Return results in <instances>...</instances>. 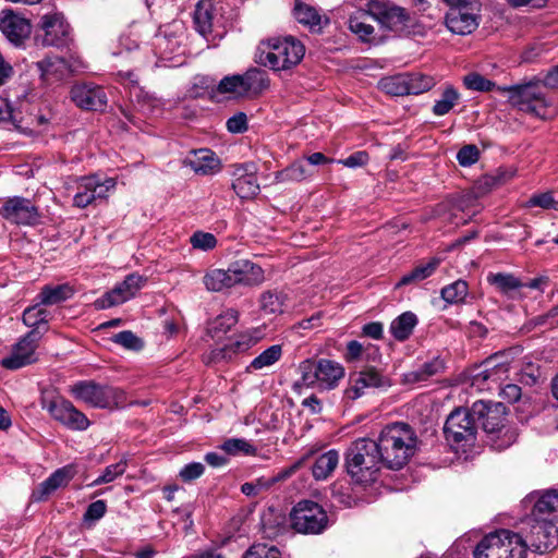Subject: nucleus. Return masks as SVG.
<instances>
[{
    "label": "nucleus",
    "instance_id": "0e129e2a",
    "mask_svg": "<svg viewBox=\"0 0 558 558\" xmlns=\"http://www.w3.org/2000/svg\"><path fill=\"white\" fill-rule=\"evenodd\" d=\"M480 158V150L475 145H464L457 154V160L462 167L474 165Z\"/></svg>",
    "mask_w": 558,
    "mask_h": 558
},
{
    "label": "nucleus",
    "instance_id": "c9c22d12",
    "mask_svg": "<svg viewBox=\"0 0 558 558\" xmlns=\"http://www.w3.org/2000/svg\"><path fill=\"white\" fill-rule=\"evenodd\" d=\"M339 454L336 450H329L320 454L312 466L313 476L316 480H326L337 468Z\"/></svg>",
    "mask_w": 558,
    "mask_h": 558
},
{
    "label": "nucleus",
    "instance_id": "603ef678",
    "mask_svg": "<svg viewBox=\"0 0 558 558\" xmlns=\"http://www.w3.org/2000/svg\"><path fill=\"white\" fill-rule=\"evenodd\" d=\"M221 448L223 451L231 456H236L239 453H243L245 456H254L256 453V448L252 444L245 439L240 438H231L226 440Z\"/></svg>",
    "mask_w": 558,
    "mask_h": 558
},
{
    "label": "nucleus",
    "instance_id": "de8ad7c7",
    "mask_svg": "<svg viewBox=\"0 0 558 558\" xmlns=\"http://www.w3.org/2000/svg\"><path fill=\"white\" fill-rule=\"evenodd\" d=\"M459 98L458 90L451 85L447 86L441 94V98L436 100L433 113L439 117L447 114L457 105Z\"/></svg>",
    "mask_w": 558,
    "mask_h": 558
},
{
    "label": "nucleus",
    "instance_id": "9b49d317",
    "mask_svg": "<svg viewBox=\"0 0 558 558\" xmlns=\"http://www.w3.org/2000/svg\"><path fill=\"white\" fill-rule=\"evenodd\" d=\"M41 407L47 410L56 421L69 429L84 430L89 426V421L86 415L77 410L69 400L60 397L51 400L43 398Z\"/></svg>",
    "mask_w": 558,
    "mask_h": 558
},
{
    "label": "nucleus",
    "instance_id": "c756f323",
    "mask_svg": "<svg viewBox=\"0 0 558 558\" xmlns=\"http://www.w3.org/2000/svg\"><path fill=\"white\" fill-rule=\"evenodd\" d=\"M214 11L215 8L211 0H201L196 4L194 11V24L196 31L203 36H207L213 32L215 17Z\"/></svg>",
    "mask_w": 558,
    "mask_h": 558
},
{
    "label": "nucleus",
    "instance_id": "338daca9",
    "mask_svg": "<svg viewBox=\"0 0 558 558\" xmlns=\"http://www.w3.org/2000/svg\"><path fill=\"white\" fill-rule=\"evenodd\" d=\"M256 343V340L246 333L240 335L235 340L228 343V347L231 349L233 356L238 353H242L247 351Z\"/></svg>",
    "mask_w": 558,
    "mask_h": 558
},
{
    "label": "nucleus",
    "instance_id": "49530a36",
    "mask_svg": "<svg viewBox=\"0 0 558 558\" xmlns=\"http://www.w3.org/2000/svg\"><path fill=\"white\" fill-rule=\"evenodd\" d=\"M407 95H418L429 90L435 85L434 77L422 73H405Z\"/></svg>",
    "mask_w": 558,
    "mask_h": 558
},
{
    "label": "nucleus",
    "instance_id": "393cba45",
    "mask_svg": "<svg viewBox=\"0 0 558 558\" xmlns=\"http://www.w3.org/2000/svg\"><path fill=\"white\" fill-rule=\"evenodd\" d=\"M512 350L497 352L487 357L484 363V369L475 375V379L486 380H499L509 369L510 355Z\"/></svg>",
    "mask_w": 558,
    "mask_h": 558
},
{
    "label": "nucleus",
    "instance_id": "5701e85b",
    "mask_svg": "<svg viewBox=\"0 0 558 558\" xmlns=\"http://www.w3.org/2000/svg\"><path fill=\"white\" fill-rule=\"evenodd\" d=\"M44 82L50 84L62 81L80 68L75 62H70L60 57H46L36 63Z\"/></svg>",
    "mask_w": 558,
    "mask_h": 558
},
{
    "label": "nucleus",
    "instance_id": "e433bc0d",
    "mask_svg": "<svg viewBox=\"0 0 558 558\" xmlns=\"http://www.w3.org/2000/svg\"><path fill=\"white\" fill-rule=\"evenodd\" d=\"M417 324L416 316L411 312H405L392 320L390 332L399 341L407 340Z\"/></svg>",
    "mask_w": 558,
    "mask_h": 558
},
{
    "label": "nucleus",
    "instance_id": "ddd939ff",
    "mask_svg": "<svg viewBox=\"0 0 558 558\" xmlns=\"http://www.w3.org/2000/svg\"><path fill=\"white\" fill-rule=\"evenodd\" d=\"M43 337V332L32 329L14 344L9 356L2 359L1 366L7 369H19L37 362L36 349Z\"/></svg>",
    "mask_w": 558,
    "mask_h": 558
},
{
    "label": "nucleus",
    "instance_id": "f8f14e48",
    "mask_svg": "<svg viewBox=\"0 0 558 558\" xmlns=\"http://www.w3.org/2000/svg\"><path fill=\"white\" fill-rule=\"evenodd\" d=\"M367 7L373 15V20L377 21L386 29L407 32L410 27L411 17L403 8L384 0H372Z\"/></svg>",
    "mask_w": 558,
    "mask_h": 558
},
{
    "label": "nucleus",
    "instance_id": "2eb2a0df",
    "mask_svg": "<svg viewBox=\"0 0 558 558\" xmlns=\"http://www.w3.org/2000/svg\"><path fill=\"white\" fill-rule=\"evenodd\" d=\"M351 385L345 389L344 395L350 400L362 397L366 388L386 390L392 386L390 377L374 366H366L361 372L351 376Z\"/></svg>",
    "mask_w": 558,
    "mask_h": 558
},
{
    "label": "nucleus",
    "instance_id": "2f4dec72",
    "mask_svg": "<svg viewBox=\"0 0 558 558\" xmlns=\"http://www.w3.org/2000/svg\"><path fill=\"white\" fill-rule=\"evenodd\" d=\"M445 369V363L439 357H435L429 362L424 363L421 367L414 371H410L403 375V381L407 384H414L418 381H425L433 376L442 373Z\"/></svg>",
    "mask_w": 558,
    "mask_h": 558
},
{
    "label": "nucleus",
    "instance_id": "a878e982",
    "mask_svg": "<svg viewBox=\"0 0 558 558\" xmlns=\"http://www.w3.org/2000/svg\"><path fill=\"white\" fill-rule=\"evenodd\" d=\"M184 163L195 173L202 175L214 174L221 168L219 158L214 151L206 148L193 150L184 160Z\"/></svg>",
    "mask_w": 558,
    "mask_h": 558
},
{
    "label": "nucleus",
    "instance_id": "4468645a",
    "mask_svg": "<svg viewBox=\"0 0 558 558\" xmlns=\"http://www.w3.org/2000/svg\"><path fill=\"white\" fill-rule=\"evenodd\" d=\"M553 522L534 518L530 531L523 538L525 549L530 547L539 554L555 549L558 546V529Z\"/></svg>",
    "mask_w": 558,
    "mask_h": 558
},
{
    "label": "nucleus",
    "instance_id": "f3484780",
    "mask_svg": "<svg viewBox=\"0 0 558 558\" xmlns=\"http://www.w3.org/2000/svg\"><path fill=\"white\" fill-rule=\"evenodd\" d=\"M0 215L14 225L33 226L39 221L38 208L28 198L14 196L4 201Z\"/></svg>",
    "mask_w": 558,
    "mask_h": 558
},
{
    "label": "nucleus",
    "instance_id": "09e8293b",
    "mask_svg": "<svg viewBox=\"0 0 558 558\" xmlns=\"http://www.w3.org/2000/svg\"><path fill=\"white\" fill-rule=\"evenodd\" d=\"M407 77L405 73L384 77L379 81L380 88L392 96L407 95Z\"/></svg>",
    "mask_w": 558,
    "mask_h": 558
},
{
    "label": "nucleus",
    "instance_id": "3c124183",
    "mask_svg": "<svg viewBox=\"0 0 558 558\" xmlns=\"http://www.w3.org/2000/svg\"><path fill=\"white\" fill-rule=\"evenodd\" d=\"M41 304H36L34 306L27 307L23 313V323L33 329L39 330V326L43 324H47L48 319V311L40 306Z\"/></svg>",
    "mask_w": 558,
    "mask_h": 558
},
{
    "label": "nucleus",
    "instance_id": "58836bf2",
    "mask_svg": "<svg viewBox=\"0 0 558 558\" xmlns=\"http://www.w3.org/2000/svg\"><path fill=\"white\" fill-rule=\"evenodd\" d=\"M313 452L310 451L303 457H301L299 460H296L293 464L290 466L283 468L280 470L277 474L270 476V477H260L258 478V485L260 486H268L270 488L272 485L284 482L288 478H290L296 471H299L303 465L307 462V460L312 457Z\"/></svg>",
    "mask_w": 558,
    "mask_h": 558
},
{
    "label": "nucleus",
    "instance_id": "0eeeda50",
    "mask_svg": "<svg viewBox=\"0 0 558 558\" xmlns=\"http://www.w3.org/2000/svg\"><path fill=\"white\" fill-rule=\"evenodd\" d=\"M70 392L75 399L93 408L113 409L123 407L126 403L123 390L110 385H99L93 380H83L74 384L71 386Z\"/></svg>",
    "mask_w": 558,
    "mask_h": 558
},
{
    "label": "nucleus",
    "instance_id": "680f3d73",
    "mask_svg": "<svg viewBox=\"0 0 558 558\" xmlns=\"http://www.w3.org/2000/svg\"><path fill=\"white\" fill-rule=\"evenodd\" d=\"M463 83L469 89L488 92L494 86V83L486 80L477 73H470L464 76Z\"/></svg>",
    "mask_w": 558,
    "mask_h": 558
},
{
    "label": "nucleus",
    "instance_id": "6ab92c4d",
    "mask_svg": "<svg viewBox=\"0 0 558 558\" xmlns=\"http://www.w3.org/2000/svg\"><path fill=\"white\" fill-rule=\"evenodd\" d=\"M41 29L44 35L39 38L40 44L47 47H61L66 45L71 32L69 23L60 12L45 14L41 17Z\"/></svg>",
    "mask_w": 558,
    "mask_h": 558
},
{
    "label": "nucleus",
    "instance_id": "e2e57ef3",
    "mask_svg": "<svg viewBox=\"0 0 558 558\" xmlns=\"http://www.w3.org/2000/svg\"><path fill=\"white\" fill-rule=\"evenodd\" d=\"M243 558H280V551L274 546L257 544L253 545Z\"/></svg>",
    "mask_w": 558,
    "mask_h": 558
},
{
    "label": "nucleus",
    "instance_id": "5fc2aeb1",
    "mask_svg": "<svg viewBox=\"0 0 558 558\" xmlns=\"http://www.w3.org/2000/svg\"><path fill=\"white\" fill-rule=\"evenodd\" d=\"M114 186V179H106L105 181H100L97 177L87 178V189H92V193L95 194V201L106 198L108 196V192L113 190Z\"/></svg>",
    "mask_w": 558,
    "mask_h": 558
},
{
    "label": "nucleus",
    "instance_id": "7ed1b4c3",
    "mask_svg": "<svg viewBox=\"0 0 558 558\" xmlns=\"http://www.w3.org/2000/svg\"><path fill=\"white\" fill-rule=\"evenodd\" d=\"M384 465L376 440L359 438L345 451V468L355 483L369 484L376 481Z\"/></svg>",
    "mask_w": 558,
    "mask_h": 558
},
{
    "label": "nucleus",
    "instance_id": "473e14b6",
    "mask_svg": "<svg viewBox=\"0 0 558 558\" xmlns=\"http://www.w3.org/2000/svg\"><path fill=\"white\" fill-rule=\"evenodd\" d=\"M373 15L367 11H359L351 15L349 19V28L352 33L356 34L362 40L369 41L374 33V27L371 24Z\"/></svg>",
    "mask_w": 558,
    "mask_h": 558
},
{
    "label": "nucleus",
    "instance_id": "052dcab7",
    "mask_svg": "<svg viewBox=\"0 0 558 558\" xmlns=\"http://www.w3.org/2000/svg\"><path fill=\"white\" fill-rule=\"evenodd\" d=\"M233 353L228 344L221 348H215L208 353L203 355V361L206 365L219 364L222 362H229L233 359Z\"/></svg>",
    "mask_w": 558,
    "mask_h": 558
},
{
    "label": "nucleus",
    "instance_id": "4d7b16f0",
    "mask_svg": "<svg viewBox=\"0 0 558 558\" xmlns=\"http://www.w3.org/2000/svg\"><path fill=\"white\" fill-rule=\"evenodd\" d=\"M112 341L128 350L140 351L144 347L142 339L130 330L118 332L112 337Z\"/></svg>",
    "mask_w": 558,
    "mask_h": 558
},
{
    "label": "nucleus",
    "instance_id": "412c9836",
    "mask_svg": "<svg viewBox=\"0 0 558 558\" xmlns=\"http://www.w3.org/2000/svg\"><path fill=\"white\" fill-rule=\"evenodd\" d=\"M76 474L77 466L73 463L56 470L33 490L32 500L36 502L47 500L57 489L68 486Z\"/></svg>",
    "mask_w": 558,
    "mask_h": 558
},
{
    "label": "nucleus",
    "instance_id": "b1692460",
    "mask_svg": "<svg viewBox=\"0 0 558 558\" xmlns=\"http://www.w3.org/2000/svg\"><path fill=\"white\" fill-rule=\"evenodd\" d=\"M529 497L534 500L532 510L534 518L558 521V489L533 492Z\"/></svg>",
    "mask_w": 558,
    "mask_h": 558
},
{
    "label": "nucleus",
    "instance_id": "8fccbe9b",
    "mask_svg": "<svg viewBox=\"0 0 558 558\" xmlns=\"http://www.w3.org/2000/svg\"><path fill=\"white\" fill-rule=\"evenodd\" d=\"M468 283L464 280H457L441 289V298L450 304L461 303L468 295Z\"/></svg>",
    "mask_w": 558,
    "mask_h": 558
},
{
    "label": "nucleus",
    "instance_id": "9d476101",
    "mask_svg": "<svg viewBox=\"0 0 558 558\" xmlns=\"http://www.w3.org/2000/svg\"><path fill=\"white\" fill-rule=\"evenodd\" d=\"M475 417L473 405L471 409L459 408L452 411L444 426L447 440L458 445H472L478 427Z\"/></svg>",
    "mask_w": 558,
    "mask_h": 558
},
{
    "label": "nucleus",
    "instance_id": "bf43d9fd",
    "mask_svg": "<svg viewBox=\"0 0 558 558\" xmlns=\"http://www.w3.org/2000/svg\"><path fill=\"white\" fill-rule=\"evenodd\" d=\"M95 202V194L92 189H87V178H83L77 185V192L73 197V205L78 208H85Z\"/></svg>",
    "mask_w": 558,
    "mask_h": 558
},
{
    "label": "nucleus",
    "instance_id": "f257e3e1",
    "mask_svg": "<svg viewBox=\"0 0 558 558\" xmlns=\"http://www.w3.org/2000/svg\"><path fill=\"white\" fill-rule=\"evenodd\" d=\"M543 86L558 89V65L553 66L541 80H533L526 84L502 87L508 93L509 102L520 111L539 119H548L555 114L550 99L542 92Z\"/></svg>",
    "mask_w": 558,
    "mask_h": 558
},
{
    "label": "nucleus",
    "instance_id": "423d86ee",
    "mask_svg": "<svg viewBox=\"0 0 558 558\" xmlns=\"http://www.w3.org/2000/svg\"><path fill=\"white\" fill-rule=\"evenodd\" d=\"M270 81L265 70L251 68L243 74L225 76L217 86L219 94L234 98H256L269 88Z\"/></svg>",
    "mask_w": 558,
    "mask_h": 558
},
{
    "label": "nucleus",
    "instance_id": "69168bd1",
    "mask_svg": "<svg viewBox=\"0 0 558 558\" xmlns=\"http://www.w3.org/2000/svg\"><path fill=\"white\" fill-rule=\"evenodd\" d=\"M107 511V505L104 500H96L88 505L84 515L83 520L85 522H94L99 519H101Z\"/></svg>",
    "mask_w": 558,
    "mask_h": 558
},
{
    "label": "nucleus",
    "instance_id": "774afa93",
    "mask_svg": "<svg viewBox=\"0 0 558 558\" xmlns=\"http://www.w3.org/2000/svg\"><path fill=\"white\" fill-rule=\"evenodd\" d=\"M227 129L234 134L244 133L247 130V116L244 112H238L227 121Z\"/></svg>",
    "mask_w": 558,
    "mask_h": 558
},
{
    "label": "nucleus",
    "instance_id": "aec40b11",
    "mask_svg": "<svg viewBox=\"0 0 558 558\" xmlns=\"http://www.w3.org/2000/svg\"><path fill=\"white\" fill-rule=\"evenodd\" d=\"M71 99L84 110L101 111L107 106V94L102 87L94 84H76L71 88Z\"/></svg>",
    "mask_w": 558,
    "mask_h": 558
},
{
    "label": "nucleus",
    "instance_id": "7c9ffc66",
    "mask_svg": "<svg viewBox=\"0 0 558 558\" xmlns=\"http://www.w3.org/2000/svg\"><path fill=\"white\" fill-rule=\"evenodd\" d=\"M318 385L323 388H333L343 377V367L333 361L322 359L318 361Z\"/></svg>",
    "mask_w": 558,
    "mask_h": 558
},
{
    "label": "nucleus",
    "instance_id": "c03bdc74",
    "mask_svg": "<svg viewBox=\"0 0 558 558\" xmlns=\"http://www.w3.org/2000/svg\"><path fill=\"white\" fill-rule=\"evenodd\" d=\"M238 323V312L229 308L218 315L209 325V332L213 337L228 332Z\"/></svg>",
    "mask_w": 558,
    "mask_h": 558
},
{
    "label": "nucleus",
    "instance_id": "864d4df0",
    "mask_svg": "<svg viewBox=\"0 0 558 558\" xmlns=\"http://www.w3.org/2000/svg\"><path fill=\"white\" fill-rule=\"evenodd\" d=\"M525 207H541L545 210L558 211V201L554 198L553 192L533 194L524 204Z\"/></svg>",
    "mask_w": 558,
    "mask_h": 558
},
{
    "label": "nucleus",
    "instance_id": "4c0bfd02",
    "mask_svg": "<svg viewBox=\"0 0 558 558\" xmlns=\"http://www.w3.org/2000/svg\"><path fill=\"white\" fill-rule=\"evenodd\" d=\"M440 264L439 258H432L427 264L420 265L411 270L409 274L402 276L396 287L408 286L412 283L420 282L434 274L437 267Z\"/></svg>",
    "mask_w": 558,
    "mask_h": 558
},
{
    "label": "nucleus",
    "instance_id": "13d9d810",
    "mask_svg": "<svg viewBox=\"0 0 558 558\" xmlns=\"http://www.w3.org/2000/svg\"><path fill=\"white\" fill-rule=\"evenodd\" d=\"M193 248L201 251H209L216 247L217 239L213 233L196 231L190 238Z\"/></svg>",
    "mask_w": 558,
    "mask_h": 558
},
{
    "label": "nucleus",
    "instance_id": "6e6552de",
    "mask_svg": "<svg viewBox=\"0 0 558 558\" xmlns=\"http://www.w3.org/2000/svg\"><path fill=\"white\" fill-rule=\"evenodd\" d=\"M268 50H263L260 59L264 64L274 70H288L301 62L305 48L301 41L287 37L283 39H269L266 44Z\"/></svg>",
    "mask_w": 558,
    "mask_h": 558
},
{
    "label": "nucleus",
    "instance_id": "79ce46f5",
    "mask_svg": "<svg viewBox=\"0 0 558 558\" xmlns=\"http://www.w3.org/2000/svg\"><path fill=\"white\" fill-rule=\"evenodd\" d=\"M282 355V348L280 344H274L263 351L258 356H256L251 364L247 366L246 371L251 369L259 371L265 367H269L274 365L276 362L280 360Z\"/></svg>",
    "mask_w": 558,
    "mask_h": 558
},
{
    "label": "nucleus",
    "instance_id": "20e7f679",
    "mask_svg": "<svg viewBox=\"0 0 558 558\" xmlns=\"http://www.w3.org/2000/svg\"><path fill=\"white\" fill-rule=\"evenodd\" d=\"M473 414L476 416V423L481 422L483 430L489 436L493 448L502 450L517 440L514 429L505 425L507 412L502 403L488 404L484 401H476L473 403Z\"/></svg>",
    "mask_w": 558,
    "mask_h": 558
},
{
    "label": "nucleus",
    "instance_id": "6e6d98bb",
    "mask_svg": "<svg viewBox=\"0 0 558 558\" xmlns=\"http://www.w3.org/2000/svg\"><path fill=\"white\" fill-rule=\"evenodd\" d=\"M125 470H126V461L125 460H120L119 462H117L114 464H110L105 469L104 473L100 476H98L90 484V486H98L101 484L110 483V482L114 481L117 477L124 474Z\"/></svg>",
    "mask_w": 558,
    "mask_h": 558
},
{
    "label": "nucleus",
    "instance_id": "1a4fd4ad",
    "mask_svg": "<svg viewBox=\"0 0 558 558\" xmlns=\"http://www.w3.org/2000/svg\"><path fill=\"white\" fill-rule=\"evenodd\" d=\"M291 527L301 534L317 535L323 533L329 523L326 510L313 500H300L290 512Z\"/></svg>",
    "mask_w": 558,
    "mask_h": 558
},
{
    "label": "nucleus",
    "instance_id": "dca6fc26",
    "mask_svg": "<svg viewBox=\"0 0 558 558\" xmlns=\"http://www.w3.org/2000/svg\"><path fill=\"white\" fill-rule=\"evenodd\" d=\"M145 283L146 278L138 274H131L126 276L122 282L118 283L113 289L106 292L101 298L97 299L95 301V306L98 310H105L120 305L134 298Z\"/></svg>",
    "mask_w": 558,
    "mask_h": 558
},
{
    "label": "nucleus",
    "instance_id": "a211bd4d",
    "mask_svg": "<svg viewBox=\"0 0 558 558\" xmlns=\"http://www.w3.org/2000/svg\"><path fill=\"white\" fill-rule=\"evenodd\" d=\"M32 24L25 16L12 10H3L0 17V31L15 47H23L32 34Z\"/></svg>",
    "mask_w": 558,
    "mask_h": 558
},
{
    "label": "nucleus",
    "instance_id": "37998d69",
    "mask_svg": "<svg viewBox=\"0 0 558 558\" xmlns=\"http://www.w3.org/2000/svg\"><path fill=\"white\" fill-rule=\"evenodd\" d=\"M300 380L294 384V388L312 387L319 381L318 361L305 360L299 365Z\"/></svg>",
    "mask_w": 558,
    "mask_h": 558
},
{
    "label": "nucleus",
    "instance_id": "f704fd0d",
    "mask_svg": "<svg viewBox=\"0 0 558 558\" xmlns=\"http://www.w3.org/2000/svg\"><path fill=\"white\" fill-rule=\"evenodd\" d=\"M313 175V171L303 160H296L281 171L276 172V182H300Z\"/></svg>",
    "mask_w": 558,
    "mask_h": 558
},
{
    "label": "nucleus",
    "instance_id": "f03ea898",
    "mask_svg": "<svg viewBox=\"0 0 558 558\" xmlns=\"http://www.w3.org/2000/svg\"><path fill=\"white\" fill-rule=\"evenodd\" d=\"M384 465L390 470H401L415 454L418 438L407 423L385 426L376 440Z\"/></svg>",
    "mask_w": 558,
    "mask_h": 558
},
{
    "label": "nucleus",
    "instance_id": "39448f33",
    "mask_svg": "<svg viewBox=\"0 0 558 558\" xmlns=\"http://www.w3.org/2000/svg\"><path fill=\"white\" fill-rule=\"evenodd\" d=\"M523 537L508 530L486 535L476 546L474 558H525Z\"/></svg>",
    "mask_w": 558,
    "mask_h": 558
},
{
    "label": "nucleus",
    "instance_id": "bb28decb",
    "mask_svg": "<svg viewBox=\"0 0 558 558\" xmlns=\"http://www.w3.org/2000/svg\"><path fill=\"white\" fill-rule=\"evenodd\" d=\"M446 25L454 34L466 35L472 33L478 23L474 14L454 8L446 16Z\"/></svg>",
    "mask_w": 558,
    "mask_h": 558
},
{
    "label": "nucleus",
    "instance_id": "4be33fe9",
    "mask_svg": "<svg viewBox=\"0 0 558 558\" xmlns=\"http://www.w3.org/2000/svg\"><path fill=\"white\" fill-rule=\"evenodd\" d=\"M231 287L236 284L253 287L264 282L265 276L262 267L248 259H239L228 267Z\"/></svg>",
    "mask_w": 558,
    "mask_h": 558
},
{
    "label": "nucleus",
    "instance_id": "72a5a7b5",
    "mask_svg": "<svg viewBox=\"0 0 558 558\" xmlns=\"http://www.w3.org/2000/svg\"><path fill=\"white\" fill-rule=\"evenodd\" d=\"M73 292L69 284L45 286L37 298L39 304L54 305L70 299Z\"/></svg>",
    "mask_w": 558,
    "mask_h": 558
},
{
    "label": "nucleus",
    "instance_id": "cd10ccee",
    "mask_svg": "<svg viewBox=\"0 0 558 558\" xmlns=\"http://www.w3.org/2000/svg\"><path fill=\"white\" fill-rule=\"evenodd\" d=\"M232 189L242 199H250L259 193V184L255 173L248 172L247 167H241L235 172Z\"/></svg>",
    "mask_w": 558,
    "mask_h": 558
},
{
    "label": "nucleus",
    "instance_id": "a19ab883",
    "mask_svg": "<svg viewBox=\"0 0 558 558\" xmlns=\"http://www.w3.org/2000/svg\"><path fill=\"white\" fill-rule=\"evenodd\" d=\"M230 277L226 269H210L203 277V282L208 291L220 292L225 289L232 288Z\"/></svg>",
    "mask_w": 558,
    "mask_h": 558
},
{
    "label": "nucleus",
    "instance_id": "ea45409f",
    "mask_svg": "<svg viewBox=\"0 0 558 558\" xmlns=\"http://www.w3.org/2000/svg\"><path fill=\"white\" fill-rule=\"evenodd\" d=\"M487 282L504 294H509L523 287V283L519 278L508 272L489 274L487 276Z\"/></svg>",
    "mask_w": 558,
    "mask_h": 558
},
{
    "label": "nucleus",
    "instance_id": "a18cd8bd",
    "mask_svg": "<svg viewBox=\"0 0 558 558\" xmlns=\"http://www.w3.org/2000/svg\"><path fill=\"white\" fill-rule=\"evenodd\" d=\"M287 298L278 291H265L260 295V308L267 314L282 313L286 306Z\"/></svg>",
    "mask_w": 558,
    "mask_h": 558
},
{
    "label": "nucleus",
    "instance_id": "c85d7f7f",
    "mask_svg": "<svg viewBox=\"0 0 558 558\" xmlns=\"http://www.w3.org/2000/svg\"><path fill=\"white\" fill-rule=\"evenodd\" d=\"M293 14L299 23L313 32H320L323 24L328 23V19L324 17L314 7L303 3L300 0L295 1Z\"/></svg>",
    "mask_w": 558,
    "mask_h": 558
}]
</instances>
